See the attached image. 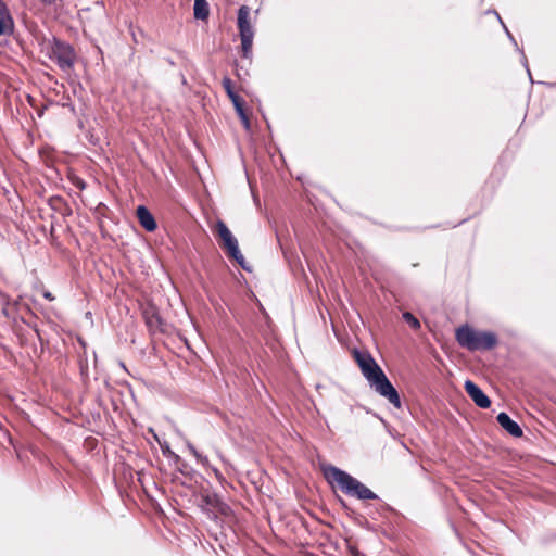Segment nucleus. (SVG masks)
<instances>
[{
    "mask_svg": "<svg viewBox=\"0 0 556 556\" xmlns=\"http://www.w3.org/2000/svg\"><path fill=\"white\" fill-rule=\"evenodd\" d=\"M353 355L370 387L374 388L379 395L387 399L394 407L401 408L402 403L396 389L374 357L367 352H359L357 350L354 351Z\"/></svg>",
    "mask_w": 556,
    "mask_h": 556,
    "instance_id": "f257e3e1",
    "label": "nucleus"
},
{
    "mask_svg": "<svg viewBox=\"0 0 556 556\" xmlns=\"http://www.w3.org/2000/svg\"><path fill=\"white\" fill-rule=\"evenodd\" d=\"M324 478L334 489H340L344 494L356 497L358 500H377L378 495L369 488L352 477L344 470L333 466L327 465L321 468Z\"/></svg>",
    "mask_w": 556,
    "mask_h": 556,
    "instance_id": "f03ea898",
    "label": "nucleus"
},
{
    "mask_svg": "<svg viewBox=\"0 0 556 556\" xmlns=\"http://www.w3.org/2000/svg\"><path fill=\"white\" fill-rule=\"evenodd\" d=\"M455 340L459 346L471 352L490 351L498 344V338L494 332L476 330L468 324L456 328Z\"/></svg>",
    "mask_w": 556,
    "mask_h": 556,
    "instance_id": "7ed1b4c3",
    "label": "nucleus"
},
{
    "mask_svg": "<svg viewBox=\"0 0 556 556\" xmlns=\"http://www.w3.org/2000/svg\"><path fill=\"white\" fill-rule=\"evenodd\" d=\"M251 10L248 5H241L238 11V29L241 39V56L252 58L254 30L250 21Z\"/></svg>",
    "mask_w": 556,
    "mask_h": 556,
    "instance_id": "20e7f679",
    "label": "nucleus"
},
{
    "mask_svg": "<svg viewBox=\"0 0 556 556\" xmlns=\"http://www.w3.org/2000/svg\"><path fill=\"white\" fill-rule=\"evenodd\" d=\"M214 233L218 238V243L220 248L226 252L228 257L233 258L237 261L242 267L244 257L242 253L239 250L238 241L232 236L231 231L227 227V225L222 220L218 219L214 226L213 229Z\"/></svg>",
    "mask_w": 556,
    "mask_h": 556,
    "instance_id": "39448f33",
    "label": "nucleus"
},
{
    "mask_svg": "<svg viewBox=\"0 0 556 556\" xmlns=\"http://www.w3.org/2000/svg\"><path fill=\"white\" fill-rule=\"evenodd\" d=\"M50 59L55 61L64 72H70L75 63L76 53L74 48L61 40L54 39L50 47Z\"/></svg>",
    "mask_w": 556,
    "mask_h": 556,
    "instance_id": "423d86ee",
    "label": "nucleus"
},
{
    "mask_svg": "<svg viewBox=\"0 0 556 556\" xmlns=\"http://www.w3.org/2000/svg\"><path fill=\"white\" fill-rule=\"evenodd\" d=\"M464 388L477 406L481 408H489L491 406V400L473 381L467 380Z\"/></svg>",
    "mask_w": 556,
    "mask_h": 556,
    "instance_id": "0eeeda50",
    "label": "nucleus"
},
{
    "mask_svg": "<svg viewBox=\"0 0 556 556\" xmlns=\"http://www.w3.org/2000/svg\"><path fill=\"white\" fill-rule=\"evenodd\" d=\"M14 31V20L4 0H0V36H9Z\"/></svg>",
    "mask_w": 556,
    "mask_h": 556,
    "instance_id": "6e6552de",
    "label": "nucleus"
},
{
    "mask_svg": "<svg viewBox=\"0 0 556 556\" xmlns=\"http://www.w3.org/2000/svg\"><path fill=\"white\" fill-rule=\"evenodd\" d=\"M142 316L151 332L162 331V318L154 305L147 306L142 312Z\"/></svg>",
    "mask_w": 556,
    "mask_h": 556,
    "instance_id": "1a4fd4ad",
    "label": "nucleus"
},
{
    "mask_svg": "<svg viewBox=\"0 0 556 556\" xmlns=\"http://www.w3.org/2000/svg\"><path fill=\"white\" fill-rule=\"evenodd\" d=\"M136 215L139 220V224L147 231L152 232L157 228L155 218L153 217V215L150 213V211L146 206H143V205L138 206L137 211H136Z\"/></svg>",
    "mask_w": 556,
    "mask_h": 556,
    "instance_id": "9d476101",
    "label": "nucleus"
},
{
    "mask_svg": "<svg viewBox=\"0 0 556 556\" xmlns=\"http://www.w3.org/2000/svg\"><path fill=\"white\" fill-rule=\"evenodd\" d=\"M500 426L505 429L510 435L520 438L523 432L520 426L514 421L506 413H500L496 417Z\"/></svg>",
    "mask_w": 556,
    "mask_h": 556,
    "instance_id": "9b49d317",
    "label": "nucleus"
},
{
    "mask_svg": "<svg viewBox=\"0 0 556 556\" xmlns=\"http://www.w3.org/2000/svg\"><path fill=\"white\" fill-rule=\"evenodd\" d=\"M222 86L227 93L228 98L231 100L232 104H236L243 99L235 91L233 81L229 77H224L222 80Z\"/></svg>",
    "mask_w": 556,
    "mask_h": 556,
    "instance_id": "f8f14e48",
    "label": "nucleus"
},
{
    "mask_svg": "<svg viewBox=\"0 0 556 556\" xmlns=\"http://www.w3.org/2000/svg\"><path fill=\"white\" fill-rule=\"evenodd\" d=\"M194 17L199 20H206L210 15L208 3L206 0H194L193 5Z\"/></svg>",
    "mask_w": 556,
    "mask_h": 556,
    "instance_id": "ddd939ff",
    "label": "nucleus"
},
{
    "mask_svg": "<svg viewBox=\"0 0 556 556\" xmlns=\"http://www.w3.org/2000/svg\"><path fill=\"white\" fill-rule=\"evenodd\" d=\"M403 319L414 329H420V321L409 312L403 313Z\"/></svg>",
    "mask_w": 556,
    "mask_h": 556,
    "instance_id": "4468645a",
    "label": "nucleus"
},
{
    "mask_svg": "<svg viewBox=\"0 0 556 556\" xmlns=\"http://www.w3.org/2000/svg\"><path fill=\"white\" fill-rule=\"evenodd\" d=\"M233 106L239 117L248 114L244 108V100L233 104Z\"/></svg>",
    "mask_w": 556,
    "mask_h": 556,
    "instance_id": "2eb2a0df",
    "label": "nucleus"
},
{
    "mask_svg": "<svg viewBox=\"0 0 556 556\" xmlns=\"http://www.w3.org/2000/svg\"><path fill=\"white\" fill-rule=\"evenodd\" d=\"M71 181L79 189V190H84L86 188V182L77 177V176H73L71 177Z\"/></svg>",
    "mask_w": 556,
    "mask_h": 556,
    "instance_id": "dca6fc26",
    "label": "nucleus"
},
{
    "mask_svg": "<svg viewBox=\"0 0 556 556\" xmlns=\"http://www.w3.org/2000/svg\"><path fill=\"white\" fill-rule=\"evenodd\" d=\"M203 498H204V502L210 506L216 507L218 504V497L215 494L206 495Z\"/></svg>",
    "mask_w": 556,
    "mask_h": 556,
    "instance_id": "f3484780",
    "label": "nucleus"
},
{
    "mask_svg": "<svg viewBox=\"0 0 556 556\" xmlns=\"http://www.w3.org/2000/svg\"><path fill=\"white\" fill-rule=\"evenodd\" d=\"M243 127L247 129V130H250L251 128V122H250V117L248 114L243 115V116H240L239 117Z\"/></svg>",
    "mask_w": 556,
    "mask_h": 556,
    "instance_id": "a211bd4d",
    "label": "nucleus"
},
{
    "mask_svg": "<svg viewBox=\"0 0 556 556\" xmlns=\"http://www.w3.org/2000/svg\"><path fill=\"white\" fill-rule=\"evenodd\" d=\"M42 295L48 301H53L55 299L54 295L48 290H43Z\"/></svg>",
    "mask_w": 556,
    "mask_h": 556,
    "instance_id": "6ab92c4d",
    "label": "nucleus"
},
{
    "mask_svg": "<svg viewBox=\"0 0 556 556\" xmlns=\"http://www.w3.org/2000/svg\"><path fill=\"white\" fill-rule=\"evenodd\" d=\"M41 1L45 2V3L51 4V3H54L56 0H41Z\"/></svg>",
    "mask_w": 556,
    "mask_h": 556,
    "instance_id": "aec40b11",
    "label": "nucleus"
},
{
    "mask_svg": "<svg viewBox=\"0 0 556 556\" xmlns=\"http://www.w3.org/2000/svg\"><path fill=\"white\" fill-rule=\"evenodd\" d=\"M42 114H43V111H42V110H40V111L38 112L39 117H41V116H42Z\"/></svg>",
    "mask_w": 556,
    "mask_h": 556,
    "instance_id": "412c9836",
    "label": "nucleus"
},
{
    "mask_svg": "<svg viewBox=\"0 0 556 556\" xmlns=\"http://www.w3.org/2000/svg\"><path fill=\"white\" fill-rule=\"evenodd\" d=\"M0 294L2 295V293L0 292Z\"/></svg>",
    "mask_w": 556,
    "mask_h": 556,
    "instance_id": "4be33fe9",
    "label": "nucleus"
}]
</instances>
